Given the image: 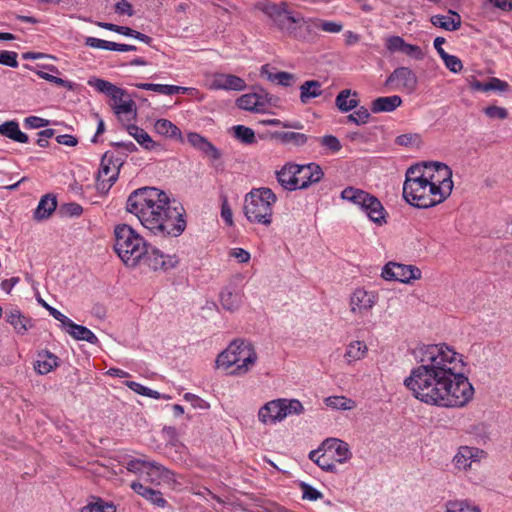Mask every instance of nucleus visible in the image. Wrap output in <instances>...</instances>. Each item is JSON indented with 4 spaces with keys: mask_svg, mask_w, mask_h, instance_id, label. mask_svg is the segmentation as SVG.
Here are the masks:
<instances>
[{
    "mask_svg": "<svg viewBox=\"0 0 512 512\" xmlns=\"http://www.w3.org/2000/svg\"><path fill=\"white\" fill-rule=\"evenodd\" d=\"M418 366L404 385L420 402L438 407H462L474 389L464 376L461 355L445 344L423 345L414 350Z\"/></svg>",
    "mask_w": 512,
    "mask_h": 512,
    "instance_id": "1",
    "label": "nucleus"
},
{
    "mask_svg": "<svg viewBox=\"0 0 512 512\" xmlns=\"http://www.w3.org/2000/svg\"><path fill=\"white\" fill-rule=\"evenodd\" d=\"M126 210L157 237H178L186 229L183 206L156 187L134 190L127 198Z\"/></svg>",
    "mask_w": 512,
    "mask_h": 512,
    "instance_id": "2",
    "label": "nucleus"
},
{
    "mask_svg": "<svg viewBox=\"0 0 512 512\" xmlns=\"http://www.w3.org/2000/svg\"><path fill=\"white\" fill-rule=\"evenodd\" d=\"M437 172L435 180H423L418 183L412 182L403 187V198L416 208H430L442 203L450 194L453 188L452 171L443 163H433Z\"/></svg>",
    "mask_w": 512,
    "mask_h": 512,
    "instance_id": "3",
    "label": "nucleus"
},
{
    "mask_svg": "<svg viewBox=\"0 0 512 512\" xmlns=\"http://www.w3.org/2000/svg\"><path fill=\"white\" fill-rule=\"evenodd\" d=\"M258 361L254 345L245 340L232 341L216 358V367L231 376L248 374Z\"/></svg>",
    "mask_w": 512,
    "mask_h": 512,
    "instance_id": "4",
    "label": "nucleus"
},
{
    "mask_svg": "<svg viewBox=\"0 0 512 512\" xmlns=\"http://www.w3.org/2000/svg\"><path fill=\"white\" fill-rule=\"evenodd\" d=\"M114 250L125 266L135 268L148 252V243L130 225L118 224L114 228Z\"/></svg>",
    "mask_w": 512,
    "mask_h": 512,
    "instance_id": "5",
    "label": "nucleus"
},
{
    "mask_svg": "<svg viewBox=\"0 0 512 512\" xmlns=\"http://www.w3.org/2000/svg\"><path fill=\"white\" fill-rule=\"evenodd\" d=\"M277 196L268 187L253 188L244 197V214L251 223L269 226L273 221V207Z\"/></svg>",
    "mask_w": 512,
    "mask_h": 512,
    "instance_id": "6",
    "label": "nucleus"
},
{
    "mask_svg": "<svg viewBox=\"0 0 512 512\" xmlns=\"http://www.w3.org/2000/svg\"><path fill=\"white\" fill-rule=\"evenodd\" d=\"M304 412L302 403L297 399L279 398L268 401L258 411V420L264 425H273L291 415Z\"/></svg>",
    "mask_w": 512,
    "mask_h": 512,
    "instance_id": "7",
    "label": "nucleus"
},
{
    "mask_svg": "<svg viewBox=\"0 0 512 512\" xmlns=\"http://www.w3.org/2000/svg\"><path fill=\"white\" fill-rule=\"evenodd\" d=\"M354 212L366 216L377 226L387 224V212L381 201L362 189L354 188Z\"/></svg>",
    "mask_w": 512,
    "mask_h": 512,
    "instance_id": "8",
    "label": "nucleus"
},
{
    "mask_svg": "<svg viewBox=\"0 0 512 512\" xmlns=\"http://www.w3.org/2000/svg\"><path fill=\"white\" fill-rule=\"evenodd\" d=\"M256 7L269 18L278 30L285 33H292L294 31V24L299 21L292 11L289 10L286 2L274 3L265 0L259 2Z\"/></svg>",
    "mask_w": 512,
    "mask_h": 512,
    "instance_id": "9",
    "label": "nucleus"
},
{
    "mask_svg": "<svg viewBox=\"0 0 512 512\" xmlns=\"http://www.w3.org/2000/svg\"><path fill=\"white\" fill-rule=\"evenodd\" d=\"M485 456V451L480 448L460 446L452 459V465L457 472H468L476 469Z\"/></svg>",
    "mask_w": 512,
    "mask_h": 512,
    "instance_id": "10",
    "label": "nucleus"
},
{
    "mask_svg": "<svg viewBox=\"0 0 512 512\" xmlns=\"http://www.w3.org/2000/svg\"><path fill=\"white\" fill-rule=\"evenodd\" d=\"M122 165L120 159H114L112 154L105 153L101 159L97 175V188L101 191H108L115 183Z\"/></svg>",
    "mask_w": 512,
    "mask_h": 512,
    "instance_id": "11",
    "label": "nucleus"
},
{
    "mask_svg": "<svg viewBox=\"0 0 512 512\" xmlns=\"http://www.w3.org/2000/svg\"><path fill=\"white\" fill-rule=\"evenodd\" d=\"M381 276L388 281L409 283L421 278V270L413 265L388 262L382 269Z\"/></svg>",
    "mask_w": 512,
    "mask_h": 512,
    "instance_id": "12",
    "label": "nucleus"
},
{
    "mask_svg": "<svg viewBox=\"0 0 512 512\" xmlns=\"http://www.w3.org/2000/svg\"><path fill=\"white\" fill-rule=\"evenodd\" d=\"M178 263L179 260L176 255H166L148 244V252L143 255L140 265H144L153 271H167L175 268Z\"/></svg>",
    "mask_w": 512,
    "mask_h": 512,
    "instance_id": "13",
    "label": "nucleus"
},
{
    "mask_svg": "<svg viewBox=\"0 0 512 512\" xmlns=\"http://www.w3.org/2000/svg\"><path fill=\"white\" fill-rule=\"evenodd\" d=\"M385 85H395L396 89L413 92L417 86V77L411 69L407 67H399L389 75Z\"/></svg>",
    "mask_w": 512,
    "mask_h": 512,
    "instance_id": "14",
    "label": "nucleus"
},
{
    "mask_svg": "<svg viewBox=\"0 0 512 512\" xmlns=\"http://www.w3.org/2000/svg\"><path fill=\"white\" fill-rule=\"evenodd\" d=\"M207 85L211 90L242 91L246 88V83L242 78L225 73H214Z\"/></svg>",
    "mask_w": 512,
    "mask_h": 512,
    "instance_id": "15",
    "label": "nucleus"
},
{
    "mask_svg": "<svg viewBox=\"0 0 512 512\" xmlns=\"http://www.w3.org/2000/svg\"><path fill=\"white\" fill-rule=\"evenodd\" d=\"M275 177H276L278 184L284 190H286V191L300 190L296 163H293V162L285 163L280 169L275 171Z\"/></svg>",
    "mask_w": 512,
    "mask_h": 512,
    "instance_id": "16",
    "label": "nucleus"
},
{
    "mask_svg": "<svg viewBox=\"0 0 512 512\" xmlns=\"http://www.w3.org/2000/svg\"><path fill=\"white\" fill-rule=\"evenodd\" d=\"M297 175L301 190L308 188L312 184L320 182L324 176V173L318 164L308 163L303 165L297 164Z\"/></svg>",
    "mask_w": 512,
    "mask_h": 512,
    "instance_id": "17",
    "label": "nucleus"
},
{
    "mask_svg": "<svg viewBox=\"0 0 512 512\" xmlns=\"http://www.w3.org/2000/svg\"><path fill=\"white\" fill-rule=\"evenodd\" d=\"M144 475L147 481L157 485L162 482L171 483L175 481L174 473L157 462L147 461Z\"/></svg>",
    "mask_w": 512,
    "mask_h": 512,
    "instance_id": "18",
    "label": "nucleus"
},
{
    "mask_svg": "<svg viewBox=\"0 0 512 512\" xmlns=\"http://www.w3.org/2000/svg\"><path fill=\"white\" fill-rule=\"evenodd\" d=\"M187 141L195 149L203 152L213 160H218L221 157L220 151L205 137L196 132L188 133Z\"/></svg>",
    "mask_w": 512,
    "mask_h": 512,
    "instance_id": "19",
    "label": "nucleus"
},
{
    "mask_svg": "<svg viewBox=\"0 0 512 512\" xmlns=\"http://www.w3.org/2000/svg\"><path fill=\"white\" fill-rule=\"evenodd\" d=\"M323 447H326L328 451H331L332 458L335 463L342 464L350 458L349 445L339 439L329 438L323 442Z\"/></svg>",
    "mask_w": 512,
    "mask_h": 512,
    "instance_id": "20",
    "label": "nucleus"
},
{
    "mask_svg": "<svg viewBox=\"0 0 512 512\" xmlns=\"http://www.w3.org/2000/svg\"><path fill=\"white\" fill-rule=\"evenodd\" d=\"M430 21L435 27L446 31H456L462 23L460 15L452 10H449L448 15H434Z\"/></svg>",
    "mask_w": 512,
    "mask_h": 512,
    "instance_id": "21",
    "label": "nucleus"
},
{
    "mask_svg": "<svg viewBox=\"0 0 512 512\" xmlns=\"http://www.w3.org/2000/svg\"><path fill=\"white\" fill-rule=\"evenodd\" d=\"M58 366V357L53 353L42 350L37 354V359L34 362V369L40 375H45L51 372Z\"/></svg>",
    "mask_w": 512,
    "mask_h": 512,
    "instance_id": "22",
    "label": "nucleus"
},
{
    "mask_svg": "<svg viewBox=\"0 0 512 512\" xmlns=\"http://www.w3.org/2000/svg\"><path fill=\"white\" fill-rule=\"evenodd\" d=\"M85 45L91 48L104 49L110 51L128 52L135 51L137 48L134 45L119 44L112 41H107L95 37H87Z\"/></svg>",
    "mask_w": 512,
    "mask_h": 512,
    "instance_id": "23",
    "label": "nucleus"
},
{
    "mask_svg": "<svg viewBox=\"0 0 512 512\" xmlns=\"http://www.w3.org/2000/svg\"><path fill=\"white\" fill-rule=\"evenodd\" d=\"M402 104V99L398 95L378 97L371 103L373 113H388L396 110Z\"/></svg>",
    "mask_w": 512,
    "mask_h": 512,
    "instance_id": "24",
    "label": "nucleus"
},
{
    "mask_svg": "<svg viewBox=\"0 0 512 512\" xmlns=\"http://www.w3.org/2000/svg\"><path fill=\"white\" fill-rule=\"evenodd\" d=\"M330 452L331 451H328L326 447H323L322 443L317 450H313L309 453V459L325 471H334L336 463L334 462Z\"/></svg>",
    "mask_w": 512,
    "mask_h": 512,
    "instance_id": "25",
    "label": "nucleus"
},
{
    "mask_svg": "<svg viewBox=\"0 0 512 512\" xmlns=\"http://www.w3.org/2000/svg\"><path fill=\"white\" fill-rule=\"evenodd\" d=\"M261 75L284 87L292 86L296 81L294 74L285 71L272 72L269 65L262 66Z\"/></svg>",
    "mask_w": 512,
    "mask_h": 512,
    "instance_id": "26",
    "label": "nucleus"
},
{
    "mask_svg": "<svg viewBox=\"0 0 512 512\" xmlns=\"http://www.w3.org/2000/svg\"><path fill=\"white\" fill-rule=\"evenodd\" d=\"M126 130L128 134L132 136L138 142V144L146 150H155L160 146L158 143L152 140L150 135L144 129L136 125H128Z\"/></svg>",
    "mask_w": 512,
    "mask_h": 512,
    "instance_id": "27",
    "label": "nucleus"
},
{
    "mask_svg": "<svg viewBox=\"0 0 512 512\" xmlns=\"http://www.w3.org/2000/svg\"><path fill=\"white\" fill-rule=\"evenodd\" d=\"M6 320L13 326L18 334H25L32 326L31 321L26 318L18 309L6 311Z\"/></svg>",
    "mask_w": 512,
    "mask_h": 512,
    "instance_id": "28",
    "label": "nucleus"
},
{
    "mask_svg": "<svg viewBox=\"0 0 512 512\" xmlns=\"http://www.w3.org/2000/svg\"><path fill=\"white\" fill-rule=\"evenodd\" d=\"M65 331L74 339L86 341L90 344H97V336L87 327L74 323H71L65 328Z\"/></svg>",
    "mask_w": 512,
    "mask_h": 512,
    "instance_id": "29",
    "label": "nucleus"
},
{
    "mask_svg": "<svg viewBox=\"0 0 512 512\" xmlns=\"http://www.w3.org/2000/svg\"><path fill=\"white\" fill-rule=\"evenodd\" d=\"M435 178H437V176L430 174V172L427 171L426 164L423 166L414 165L407 170L403 187H406L407 184L411 185L414 181L415 183H418L423 180H435Z\"/></svg>",
    "mask_w": 512,
    "mask_h": 512,
    "instance_id": "30",
    "label": "nucleus"
},
{
    "mask_svg": "<svg viewBox=\"0 0 512 512\" xmlns=\"http://www.w3.org/2000/svg\"><path fill=\"white\" fill-rule=\"evenodd\" d=\"M0 135L5 136L15 142H28V136L20 130L19 124L14 120L6 121L0 125Z\"/></svg>",
    "mask_w": 512,
    "mask_h": 512,
    "instance_id": "31",
    "label": "nucleus"
},
{
    "mask_svg": "<svg viewBox=\"0 0 512 512\" xmlns=\"http://www.w3.org/2000/svg\"><path fill=\"white\" fill-rule=\"evenodd\" d=\"M220 304L223 309L229 312H235L239 310L242 305V294L224 288L220 292Z\"/></svg>",
    "mask_w": 512,
    "mask_h": 512,
    "instance_id": "32",
    "label": "nucleus"
},
{
    "mask_svg": "<svg viewBox=\"0 0 512 512\" xmlns=\"http://www.w3.org/2000/svg\"><path fill=\"white\" fill-rule=\"evenodd\" d=\"M376 300L377 297L373 292H368L362 288L354 290V304L358 306L361 313L370 311Z\"/></svg>",
    "mask_w": 512,
    "mask_h": 512,
    "instance_id": "33",
    "label": "nucleus"
},
{
    "mask_svg": "<svg viewBox=\"0 0 512 512\" xmlns=\"http://www.w3.org/2000/svg\"><path fill=\"white\" fill-rule=\"evenodd\" d=\"M111 100L113 101V110L118 116L133 115L134 117L136 115L135 102L127 95L126 92L125 95H119L117 99L111 98Z\"/></svg>",
    "mask_w": 512,
    "mask_h": 512,
    "instance_id": "34",
    "label": "nucleus"
},
{
    "mask_svg": "<svg viewBox=\"0 0 512 512\" xmlns=\"http://www.w3.org/2000/svg\"><path fill=\"white\" fill-rule=\"evenodd\" d=\"M272 138L283 145L302 146L307 142V136L299 132H274Z\"/></svg>",
    "mask_w": 512,
    "mask_h": 512,
    "instance_id": "35",
    "label": "nucleus"
},
{
    "mask_svg": "<svg viewBox=\"0 0 512 512\" xmlns=\"http://www.w3.org/2000/svg\"><path fill=\"white\" fill-rule=\"evenodd\" d=\"M237 106L247 111H260L264 108V102L260 95L248 93L237 99Z\"/></svg>",
    "mask_w": 512,
    "mask_h": 512,
    "instance_id": "36",
    "label": "nucleus"
},
{
    "mask_svg": "<svg viewBox=\"0 0 512 512\" xmlns=\"http://www.w3.org/2000/svg\"><path fill=\"white\" fill-rule=\"evenodd\" d=\"M322 94L321 83L317 80L305 81L300 86V101L307 104L312 98L319 97Z\"/></svg>",
    "mask_w": 512,
    "mask_h": 512,
    "instance_id": "37",
    "label": "nucleus"
},
{
    "mask_svg": "<svg viewBox=\"0 0 512 512\" xmlns=\"http://www.w3.org/2000/svg\"><path fill=\"white\" fill-rule=\"evenodd\" d=\"M89 85L93 86L97 91L106 94L110 98L117 99L119 95H125L124 89L117 87L107 80L95 79L93 81H89Z\"/></svg>",
    "mask_w": 512,
    "mask_h": 512,
    "instance_id": "38",
    "label": "nucleus"
},
{
    "mask_svg": "<svg viewBox=\"0 0 512 512\" xmlns=\"http://www.w3.org/2000/svg\"><path fill=\"white\" fill-rule=\"evenodd\" d=\"M56 207V198L51 195H45L41 198L35 210L34 216L38 220L46 219L52 214V212L55 211Z\"/></svg>",
    "mask_w": 512,
    "mask_h": 512,
    "instance_id": "39",
    "label": "nucleus"
},
{
    "mask_svg": "<svg viewBox=\"0 0 512 512\" xmlns=\"http://www.w3.org/2000/svg\"><path fill=\"white\" fill-rule=\"evenodd\" d=\"M154 128L158 134L166 137L174 138L180 136L181 134L180 129L167 119L157 120L155 122Z\"/></svg>",
    "mask_w": 512,
    "mask_h": 512,
    "instance_id": "40",
    "label": "nucleus"
},
{
    "mask_svg": "<svg viewBox=\"0 0 512 512\" xmlns=\"http://www.w3.org/2000/svg\"><path fill=\"white\" fill-rule=\"evenodd\" d=\"M234 137L244 144H253L256 142L254 131L243 125H236L233 128Z\"/></svg>",
    "mask_w": 512,
    "mask_h": 512,
    "instance_id": "41",
    "label": "nucleus"
},
{
    "mask_svg": "<svg viewBox=\"0 0 512 512\" xmlns=\"http://www.w3.org/2000/svg\"><path fill=\"white\" fill-rule=\"evenodd\" d=\"M446 512H481L477 506L471 505L466 500L448 501Z\"/></svg>",
    "mask_w": 512,
    "mask_h": 512,
    "instance_id": "42",
    "label": "nucleus"
},
{
    "mask_svg": "<svg viewBox=\"0 0 512 512\" xmlns=\"http://www.w3.org/2000/svg\"><path fill=\"white\" fill-rule=\"evenodd\" d=\"M81 512H116V508L113 504L98 499L96 502L84 506Z\"/></svg>",
    "mask_w": 512,
    "mask_h": 512,
    "instance_id": "43",
    "label": "nucleus"
},
{
    "mask_svg": "<svg viewBox=\"0 0 512 512\" xmlns=\"http://www.w3.org/2000/svg\"><path fill=\"white\" fill-rule=\"evenodd\" d=\"M320 145L329 153H337L340 151L342 145L340 141L333 135H325L318 138Z\"/></svg>",
    "mask_w": 512,
    "mask_h": 512,
    "instance_id": "44",
    "label": "nucleus"
},
{
    "mask_svg": "<svg viewBox=\"0 0 512 512\" xmlns=\"http://www.w3.org/2000/svg\"><path fill=\"white\" fill-rule=\"evenodd\" d=\"M162 433L169 445L175 447L176 449L185 450V446L179 441L178 433L175 427L165 426L162 429Z\"/></svg>",
    "mask_w": 512,
    "mask_h": 512,
    "instance_id": "45",
    "label": "nucleus"
},
{
    "mask_svg": "<svg viewBox=\"0 0 512 512\" xmlns=\"http://www.w3.org/2000/svg\"><path fill=\"white\" fill-rule=\"evenodd\" d=\"M325 404L333 409H350V399L344 396H330L324 399Z\"/></svg>",
    "mask_w": 512,
    "mask_h": 512,
    "instance_id": "46",
    "label": "nucleus"
},
{
    "mask_svg": "<svg viewBox=\"0 0 512 512\" xmlns=\"http://www.w3.org/2000/svg\"><path fill=\"white\" fill-rule=\"evenodd\" d=\"M351 91L349 89L342 90L336 97V106L341 112H348L352 109V100H349Z\"/></svg>",
    "mask_w": 512,
    "mask_h": 512,
    "instance_id": "47",
    "label": "nucleus"
},
{
    "mask_svg": "<svg viewBox=\"0 0 512 512\" xmlns=\"http://www.w3.org/2000/svg\"><path fill=\"white\" fill-rule=\"evenodd\" d=\"M441 59L444 61L446 68L453 73H458L463 68L462 61L457 56L447 53L443 54Z\"/></svg>",
    "mask_w": 512,
    "mask_h": 512,
    "instance_id": "48",
    "label": "nucleus"
},
{
    "mask_svg": "<svg viewBox=\"0 0 512 512\" xmlns=\"http://www.w3.org/2000/svg\"><path fill=\"white\" fill-rule=\"evenodd\" d=\"M300 489L302 491V498L305 500L316 501L323 496L321 492L305 482L300 483Z\"/></svg>",
    "mask_w": 512,
    "mask_h": 512,
    "instance_id": "49",
    "label": "nucleus"
},
{
    "mask_svg": "<svg viewBox=\"0 0 512 512\" xmlns=\"http://www.w3.org/2000/svg\"><path fill=\"white\" fill-rule=\"evenodd\" d=\"M135 87L142 90H150L162 95H168L171 90V85L167 84H154V83H136Z\"/></svg>",
    "mask_w": 512,
    "mask_h": 512,
    "instance_id": "50",
    "label": "nucleus"
},
{
    "mask_svg": "<svg viewBox=\"0 0 512 512\" xmlns=\"http://www.w3.org/2000/svg\"><path fill=\"white\" fill-rule=\"evenodd\" d=\"M36 74L40 78H42V79H44V80H46L48 82H51V83H53V84H55L57 86H62V87L68 88V89H72V87H73L71 82H69L67 80H64L62 78L56 77L54 75H51V74H49L47 72L38 70V71H36Z\"/></svg>",
    "mask_w": 512,
    "mask_h": 512,
    "instance_id": "51",
    "label": "nucleus"
},
{
    "mask_svg": "<svg viewBox=\"0 0 512 512\" xmlns=\"http://www.w3.org/2000/svg\"><path fill=\"white\" fill-rule=\"evenodd\" d=\"M370 118L367 108L358 106V102L354 99V124H365Z\"/></svg>",
    "mask_w": 512,
    "mask_h": 512,
    "instance_id": "52",
    "label": "nucleus"
},
{
    "mask_svg": "<svg viewBox=\"0 0 512 512\" xmlns=\"http://www.w3.org/2000/svg\"><path fill=\"white\" fill-rule=\"evenodd\" d=\"M147 461L143 459H131L126 463V469L134 474L144 475Z\"/></svg>",
    "mask_w": 512,
    "mask_h": 512,
    "instance_id": "53",
    "label": "nucleus"
},
{
    "mask_svg": "<svg viewBox=\"0 0 512 512\" xmlns=\"http://www.w3.org/2000/svg\"><path fill=\"white\" fill-rule=\"evenodd\" d=\"M17 56L18 54L14 51H2L0 53V64L16 68L18 67Z\"/></svg>",
    "mask_w": 512,
    "mask_h": 512,
    "instance_id": "54",
    "label": "nucleus"
},
{
    "mask_svg": "<svg viewBox=\"0 0 512 512\" xmlns=\"http://www.w3.org/2000/svg\"><path fill=\"white\" fill-rule=\"evenodd\" d=\"M484 113L489 117V118H497V119H506L508 117V112L505 108L503 107H498V106H495V105H492V106H488L484 109Z\"/></svg>",
    "mask_w": 512,
    "mask_h": 512,
    "instance_id": "55",
    "label": "nucleus"
},
{
    "mask_svg": "<svg viewBox=\"0 0 512 512\" xmlns=\"http://www.w3.org/2000/svg\"><path fill=\"white\" fill-rule=\"evenodd\" d=\"M509 88V84L499 78L492 77L486 82V92L487 91H507Z\"/></svg>",
    "mask_w": 512,
    "mask_h": 512,
    "instance_id": "56",
    "label": "nucleus"
},
{
    "mask_svg": "<svg viewBox=\"0 0 512 512\" xmlns=\"http://www.w3.org/2000/svg\"><path fill=\"white\" fill-rule=\"evenodd\" d=\"M49 124V121L37 116H29L24 119V125L30 129H38L42 127H46Z\"/></svg>",
    "mask_w": 512,
    "mask_h": 512,
    "instance_id": "57",
    "label": "nucleus"
},
{
    "mask_svg": "<svg viewBox=\"0 0 512 512\" xmlns=\"http://www.w3.org/2000/svg\"><path fill=\"white\" fill-rule=\"evenodd\" d=\"M229 256L236 259L239 263H248L251 259V254L243 248L231 249Z\"/></svg>",
    "mask_w": 512,
    "mask_h": 512,
    "instance_id": "58",
    "label": "nucleus"
},
{
    "mask_svg": "<svg viewBox=\"0 0 512 512\" xmlns=\"http://www.w3.org/2000/svg\"><path fill=\"white\" fill-rule=\"evenodd\" d=\"M149 494L150 495L148 496V498L146 500L149 501L150 503H152L153 505L160 507V508H163L167 505V501L165 500V498L163 497V494L159 490L153 489L152 492Z\"/></svg>",
    "mask_w": 512,
    "mask_h": 512,
    "instance_id": "59",
    "label": "nucleus"
},
{
    "mask_svg": "<svg viewBox=\"0 0 512 512\" xmlns=\"http://www.w3.org/2000/svg\"><path fill=\"white\" fill-rule=\"evenodd\" d=\"M402 53L414 58V59H422L423 53L419 46L404 44V48L402 49Z\"/></svg>",
    "mask_w": 512,
    "mask_h": 512,
    "instance_id": "60",
    "label": "nucleus"
},
{
    "mask_svg": "<svg viewBox=\"0 0 512 512\" xmlns=\"http://www.w3.org/2000/svg\"><path fill=\"white\" fill-rule=\"evenodd\" d=\"M115 12L127 16H132L134 14L132 5L126 0H121L115 4Z\"/></svg>",
    "mask_w": 512,
    "mask_h": 512,
    "instance_id": "61",
    "label": "nucleus"
},
{
    "mask_svg": "<svg viewBox=\"0 0 512 512\" xmlns=\"http://www.w3.org/2000/svg\"><path fill=\"white\" fill-rule=\"evenodd\" d=\"M404 44H405V42L401 37L393 36L387 40V49L392 52H395V51L402 52V49L404 48Z\"/></svg>",
    "mask_w": 512,
    "mask_h": 512,
    "instance_id": "62",
    "label": "nucleus"
},
{
    "mask_svg": "<svg viewBox=\"0 0 512 512\" xmlns=\"http://www.w3.org/2000/svg\"><path fill=\"white\" fill-rule=\"evenodd\" d=\"M318 28L328 33H338L342 30V25L333 21H322Z\"/></svg>",
    "mask_w": 512,
    "mask_h": 512,
    "instance_id": "63",
    "label": "nucleus"
},
{
    "mask_svg": "<svg viewBox=\"0 0 512 512\" xmlns=\"http://www.w3.org/2000/svg\"><path fill=\"white\" fill-rule=\"evenodd\" d=\"M131 489L137 493L138 495H140L141 497H143L144 499H147L148 496L150 495L149 493L152 492V488L150 487H146L144 486L141 482H132L131 483Z\"/></svg>",
    "mask_w": 512,
    "mask_h": 512,
    "instance_id": "64",
    "label": "nucleus"
}]
</instances>
